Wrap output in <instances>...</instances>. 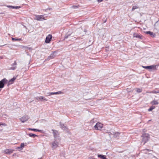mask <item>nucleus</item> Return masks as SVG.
Wrapping results in <instances>:
<instances>
[{"label": "nucleus", "instance_id": "nucleus-1", "mask_svg": "<svg viewBox=\"0 0 159 159\" xmlns=\"http://www.w3.org/2000/svg\"><path fill=\"white\" fill-rule=\"evenodd\" d=\"M142 139L141 142V143H143V145H144L150 139L149 135L148 134L145 133L143 134L142 136Z\"/></svg>", "mask_w": 159, "mask_h": 159}, {"label": "nucleus", "instance_id": "nucleus-2", "mask_svg": "<svg viewBox=\"0 0 159 159\" xmlns=\"http://www.w3.org/2000/svg\"><path fill=\"white\" fill-rule=\"evenodd\" d=\"M60 139H55L52 143V148L54 150L58 146Z\"/></svg>", "mask_w": 159, "mask_h": 159}, {"label": "nucleus", "instance_id": "nucleus-3", "mask_svg": "<svg viewBox=\"0 0 159 159\" xmlns=\"http://www.w3.org/2000/svg\"><path fill=\"white\" fill-rule=\"evenodd\" d=\"M156 65H151L148 66H143V67L147 70H149L150 71L152 70H155L157 69Z\"/></svg>", "mask_w": 159, "mask_h": 159}, {"label": "nucleus", "instance_id": "nucleus-4", "mask_svg": "<svg viewBox=\"0 0 159 159\" xmlns=\"http://www.w3.org/2000/svg\"><path fill=\"white\" fill-rule=\"evenodd\" d=\"M8 82V80L6 78H4L0 81V89L3 88L4 85Z\"/></svg>", "mask_w": 159, "mask_h": 159}, {"label": "nucleus", "instance_id": "nucleus-5", "mask_svg": "<svg viewBox=\"0 0 159 159\" xmlns=\"http://www.w3.org/2000/svg\"><path fill=\"white\" fill-rule=\"evenodd\" d=\"M103 125L101 123H97L94 126L95 129L96 130H101L102 128Z\"/></svg>", "mask_w": 159, "mask_h": 159}, {"label": "nucleus", "instance_id": "nucleus-6", "mask_svg": "<svg viewBox=\"0 0 159 159\" xmlns=\"http://www.w3.org/2000/svg\"><path fill=\"white\" fill-rule=\"evenodd\" d=\"M30 118V117L27 115L23 116L21 118H20V121L23 123H24L25 122L27 121Z\"/></svg>", "mask_w": 159, "mask_h": 159}, {"label": "nucleus", "instance_id": "nucleus-7", "mask_svg": "<svg viewBox=\"0 0 159 159\" xmlns=\"http://www.w3.org/2000/svg\"><path fill=\"white\" fill-rule=\"evenodd\" d=\"M52 131H53V133L55 139H59L58 138L59 133L58 131L53 129H52Z\"/></svg>", "mask_w": 159, "mask_h": 159}, {"label": "nucleus", "instance_id": "nucleus-8", "mask_svg": "<svg viewBox=\"0 0 159 159\" xmlns=\"http://www.w3.org/2000/svg\"><path fill=\"white\" fill-rule=\"evenodd\" d=\"M52 38V36L51 34H49L48 35L46 38L45 42L46 43H49L50 42Z\"/></svg>", "mask_w": 159, "mask_h": 159}, {"label": "nucleus", "instance_id": "nucleus-9", "mask_svg": "<svg viewBox=\"0 0 159 159\" xmlns=\"http://www.w3.org/2000/svg\"><path fill=\"white\" fill-rule=\"evenodd\" d=\"M17 65V63L16 61H15L14 63L11 64V66L12 67H11L9 68V70H15L16 68V65Z\"/></svg>", "mask_w": 159, "mask_h": 159}, {"label": "nucleus", "instance_id": "nucleus-10", "mask_svg": "<svg viewBox=\"0 0 159 159\" xmlns=\"http://www.w3.org/2000/svg\"><path fill=\"white\" fill-rule=\"evenodd\" d=\"M36 98L37 100H38L39 99V100L41 102H45L48 100L46 98H45L43 96H40L39 97H38L37 98Z\"/></svg>", "mask_w": 159, "mask_h": 159}, {"label": "nucleus", "instance_id": "nucleus-11", "mask_svg": "<svg viewBox=\"0 0 159 159\" xmlns=\"http://www.w3.org/2000/svg\"><path fill=\"white\" fill-rule=\"evenodd\" d=\"M36 19L38 20L42 21V20H44L43 16H42V15L36 16Z\"/></svg>", "mask_w": 159, "mask_h": 159}, {"label": "nucleus", "instance_id": "nucleus-12", "mask_svg": "<svg viewBox=\"0 0 159 159\" xmlns=\"http://www.w3.org/2000/svg\"><path fill=\"white\" fill-rule=\"evenodd\" d=\"M14 151V150L10 149H6L5 151V152L7 154H10L12 153Z\"/></svg>", "mask_w": 159, "mask_h": 159}, {"label": "nucleus", "instance_id": "nucleus-13", "mask_svg": "<svg viewBox=\"0 0 159 159\" xmlns=\"http://www.w3.org/2000/svg\"><path fill=\"white\" fill-rule=\"evenodd\" d=\"M120 134V133L115 132H113V134L114 136V137L115 138H117L118 137Z\"/></svg>", "mask_w": 159, "mask_h": 159}, {"label": "nucleus", "instance_id": "nucleus-14", "mask_svg": "<svg viewBox=\"0 0 159 159\" xmlns=\"http://www.w3.org/2000/svg\"><path fill=\"white\" fill-rule=\"evenodd\" d=\"M154 26L156 29L159 30V20L156 22Z\"/></svg>", "mask_w": 159, "mask_h": 159}, {"label": "nucleus", "instance_id": "nucleus-15", "mask_svg": "<svg viewBox=\"0 0 159 159\" xmlns=\"http://www.w3.org/2000/svg\"><path fill=\"white\" fill-rule=\"evenodd\" d=\"M16 79V77H14L12 78L8 82V84H11L13 83L14 81Z\"/></svg>", "mask_w": 159, "mask_h": 159}, {"label": "nucleus", "instance_id": "nucleus-16", "mask_svg": "<svg viewBox=\"0 0 159 159\" xmlns=\"http://www.w3.org/2000/svg\"><path fill=\"white\" fill-rule=\"evenodd\" d=\"M98 157L100 158L101 159H107L106 156L102 155L99 154H98Z\"/></svg>", "mask_w": 159, "mask_h": 159}, {"label": "nucleus", "instance_id": "nucleus-17", "mask_svg": "<svg viewBox=\"0 0 159 159\" xmlns=\"http://www.w3.org/2000/svg\"><path fill=\"white\" fill-rule=\"evenodd\" d=\"M54 52H53L52 53V54H51L50 55V56H49L48 58H47V59L49 60L50 59H52V58H53L55 57L54 56Z\"/></svg>", "mask_w": 159, "mask_h": 159}, {"label": "nucleus", "instance_id": "nucleus-18", "mask_svg": "<svg viewBox=\"0 0 159 159\" xmlns=\"http://www.w3.org/2000/svg\"><path fill=\"white\" fill-rule=\"evenodd\" d=\"M24 143H22L21 144L20 146L17 147L16 148L20 149V150H22L23 149V148H24Z\"/></svg>", "mask_w": 159, "mask_h": 159}, {"label": "nucleus", "instance_id": "nucleus-19", "mask_svg": "<svg viewBox=\"0 0 159 159\" xmlns=\"http://www.w3.org/2000/svg\"><path fill=\"white\" fill-rule=\"evenodd\" d=\"M60 125L61 127L63 130H65L66 129V127L64 124H62L61 122H60Z\"/></svg>", "mask_w": 159, "mask_h": 159}, {"label": "nucleus", "instance_id": "nucleus-20", "mask_svg": "<svg viewBox=\"0 0 159 159\" xmlns=\"http://www.w3.org/2000/svg\"><path fill=\"white\" fill-rule=\"evenodd\" d=\"M145 33L147 34H149L152 37H154V35L153 34V33L152 32L148 31L145 32Z\"/></svg>", "mask_w": 159, "mask_h": 159}, {"label": "nucleus", "instance_id": "nucleus-21", "mask_svg": "<svg viewBox=\"0 0 159 159\" xmlns=\"http://www.w3.org/2000/svg\"><path fill=\"white\" fill-rule=\"evenodd\" d=\"M28 129L30 130H33L34 131H38V132H41L42 131L41 130H39L38 129H32V128H28Z\"/></svg>", "mask_w": 159, "mask_h": 159}, {"label": "nucleus", "instance_id": "nucleus-22", "mask_svg": "<svg viewBox=\"0 0 159 159\" xmlns=\"http://www.w3.org/2000/svg\"><path fill=\"white\" fill-rule=\"evenodd\" d=\"M28 135L31 137L34 138L35 137L37 136V135L35 134L32 133H30L28 134Z\"/></svg>", "mask_w": 159, "mask_h": 159}, {"label": "nucleus", "instance_id": "nucleus-23", "mask_svg": "<svg viewBox=\"0 0 159 159\" xmlns=\"http://www.w3.org/2000/svg\"><path fill=\"white\" fill-rule=\"evenodd\" d=\"M151 103L152 105H157L158 104V103L157 102V101L156 100H155L152 101L151 102Z\"/></svg>", "mask_w": 159, "mask_h": 159}, {"label": "nucleus", "instance_id": "nucleus-24", "mask_svg": "<svg viewBox=\"0 0 159 159\" xmlns=\"http://www.w3.org/2000/svg\"><path fill=\"white\" fill-rule=\"evenodd\" d=\"M134 36L137 38L141 39V36L138 34H134Z\"/></svg>", "mask_w": 159, "mask_h": 159}, {"label": "nucleus", "instance_id": "nucleus-25", "mask_svg": "<svg viewBox=\"0 0 159 159\" xmlns=\"http://www.w3.org/2000/svg\"><path fill=\"white\" fill-rule=\"evenodd\" d=\"M155 108V106H151L150 108L149 109H148V111H152V110H153V109H154V108Z\"/></svg>", "mask_w": 159, "mask_h": 159}, {"label": "nucleus", "instance_id": "nucleus-26", "mask_svg": "<svg viewBox=\"0 0 159 159\" xmlns=\"http://www.w3.org/2000/svg\"><path fill=\"white\" fill-rule=\"evenodd\" d=\"M136 91L138 93H140L142 91V89L139 88H136Z\"/></svg>", "mask_w": 159, "mask_h": 159}, {"label": "nucleus", "instance_id": "nucleus-27", "mask_svg": "<svg viewBox=\"0 0 159 159\" xmlns=\"http://www.w3.org/2000/svg\"><path fill=\"white\" fill-rule=\"evenodd\" d=\"M12 40L13 41H20L21 40V39H16L14 38H12Z\"/></svg>", "mask_w": 159, "mask_h": 159}, {"label": "nucleus", "instance_id": "nucleus-28", "mask_svg": "<svg viewBox=\"0 0 159 159\" xmlns=\"http://www.w3.org/2000/svg\"><path fill=\"white\" fill-rule=\"evenodd\" d=\"M71 34H66L64 40L68 38L70 35Z\"/></svg>", "mask_w": 159, "mask_h": 159}, {"label": "nucleus", "instance_id": "nucleus-29", "mask_svg": "<svg viewBox=\"0 0 159 159\" xmlns=\"http://www.w3.org/2000/svg\"><path fill=\"white\" fill-rule=\"evenodd\" d=\"M139 8V7H137V6H134L132 8V11H133L136 9H137Z\"/></svg>", "mask_w": 159, "mask_h": 159}, {"label": "nucleus", "instance_id": "nucleus-30", "mask_svg": "<svg viewBox=\"0 0 159 159\" xmlns=\"http://www.w3.org/2000/svg\"><path fill=\"white\" fill-rule=\"evenodd\" d=\"M152 93H159V90L157 91H156L155 90H152Z\"/></svg>", "mask_w": 159, "mask_h": 159}, {"label": "nucleus", "instance_id": "nucleus-31", "mask_svg": "<svg viewBox=\"0 0 159 159\" xmlns=\"http://www.w3.org/2000/svg\"><path fill=\"white\" fill-rule=\"evenodd\" d=\"M62 93L61 91H59L57 92H54L55 94H60Z\"/></svg>", "mask_w": 159, "mask_h": 159}, {"label": "nucleus", "instance_id": "nucleus-32", "mask_svg": "<svg viewBox=\"0 0 159 159\" xmlns=\"http://www.w3.org/2000/svg\"><path fill=\"white\" fill-rule=\"evenodd\" d=\"M79 7V5L73 6L71 7L73 8H78Z\"/></svg>", "mask_w": 159, "mask_h": 159}, {"label": "nucleus", "instance_id": "nucleus-33", "mask_svg": "<svg viewBox=\"0 0 159 159\" xmlns=\"http://www.w3.org/2000/svg\"><path fill=\"white\" fill-rule=\"evenodd\" d=\"M70 40H71L72 41H74L76 40V39L75 37H72V38Z\"/></svg>", "mask_w": 159, "mask_h": 159}, {"label": "nucleus", "instance_id": "nucleus-34", "mask_svg": "<svg viewBox=\"0 0 159 159\" xmlns=\"http://www.w3.org/2000/svg\"><path fill=\"white\" fill-rule=\"evenodd\" d=\"M48 94H49V95H52L55 94L54 92H51V93H48Z\"/></svg>", "mask_w": 159, "mask_h": 159}, {"label": "nucleus", "instance_id": "nucleus-35", "mask_svg": "<svg viewBox=\"0 0 159 159\" xmlns=\"http://www.w3.org/2000/svg\"><path fill=\"white\" fill-rule=\"evenodd\" d=\"M146 150L147 151H152V150H150V149H149L143 150V151H144V152L146 153V152H145V151Z\"/></svg>", "mask_w": 159, "mask_h": 159}, {"label": "nucleus", "instance_id": "nucleus-36", "mask_svg": "<svg viewBox=\"0 0 159 159\" xmlns=\"http://www.w3.org/2000/svg\"><path fill=\"white\" fill-rule=\"evenodd\" d=\"M20 7H18V6H15V9H18V8H20Z\"/></svg>", "mask_w": 159, "mask_h": 159}, {"label": "nucleus", "instance_id": "nucleus-37", "mask_svg": "<svg viewBox=\"0 0 159 159\" xmlns=\"http://www.w3.org/2000/svg\"><path fill=\"white\" fill-rule=\"evenodd\" d=\"M127 91L128 92H131L132 91V90H129V89H127Z\"/></svg>", "mask_w": 159, "mask_h": 159}, {"label": "nucleus", "instance_id": "nucleus-38", "mask_svg": "<svg viewBox=\"0 0 159 159\" xmlns=\"http://www.w3.org/2000/svg\"><path fill=\"white\" fill-rule=\"evenodd\" d=\"M103 0H97V1L98 2H100L103 1Z\"/></svg>", "mask_w": 159, "mask_h": 159}, {"label": "nucleus", "instance_id": "nucleus-39", "mask_svg": "<svg viewBox=\"0 0 159 159\" xmlns=\"http://www.w3.org/2000/svg\"><path fill=\"white\" fill-rule=\"evenodd\" d=\"M7 7H8L11 8L12 6H7Z\"/></svg>", "mask_w": 159, "mask_h": 159}, {"label": "nucleus", "instance_id": "nucleus-40", "mask_svg": "<svg viewBox=\"0 0 159 159\" xmlns=\"http://www.w3.org/2000/svg\"><path fill=\"white\" fill-rule=\"evenodd\" d=\"M152 91H150L149 92H148L147 93H152Z\"/></svg>", "mask_w": 159, "mask_h": 159}, {"label": "nucleus", "instance_id": "nucleus-41", "mask_svg": "<svg viewBox=\"0 0 159 159\" xmlns=\"http://www.w3.org/2000/svg\"><path fill=\"white\" fill-rule=\"evenodd\" d=\"M15 6H12L11 8L13 9H15Z\"/></svg>", "mask_w": 159, "mask_h": 159}, {"label": "nucleus", "instance_id": "nucleus-42", "mask_svg": "<svg viewBox=\"0 0 159 159\" xmlns=\"http://www.w3.org/2000/svg\"><path fill=\"white\" fill-rule=\"evenodd\" d=\"M1 125H3V124H2V123H0V126Z\"/></svg>", "mask_w": 159, "mask_h": 159}, {"label": "nucleus", "instance_id": "nucleus-43", "mask_svg": "<svg viewBox=\"0 0 159 159\" xmlns=\"http://www.w3.org/2000/svg\"><path fill=\"white\" fill-rule=\"evenodd\" d=\"M7 47H8V48H11V46H10L9 45H8L7 46Z\"/></svg>", "mask_w": 159, "mask_h": 159}, {"label": "nucleus", "instance_id": "nucleus-44", "mask_svg": "<svg viewBox=\"0 0 159 159\" xmlns=\"http://www.w3.org/2000/svg\"><path fill=\"white\" fill-rule=\"evenodd\" d=\"M48 95H49V94H48V93H47V96H48Z\"/></svg>", "mask_w": 159, "mask_h": 159}, {"label": "nucleus", "instance_id": "nucleus-45", "mask_svg": "<svg viewBox=\"0 0 159 159\" xmlns=\"http://www.w3.org/2000/svg\"><path fill=\"white\" fill-rule=\"evenodd\" d=\"M51 8H49V10H51Z\"/></svg>", "mask_w": 159, "mask_h": 159}, {"label": "nucleus", "instance_id": "nucleus-46", "mask_svg": "<svg viewBox=\"0 0 159 159\" xmlns=\"http://www.w3.org/2000/svg\"><path fill=\"white\" fill-rule=\"evenodd\" d=\"M93 120H91V122H92V121H93Z\"/></svg>", "mask_w": 159, "mask_h": 159}]
</instances>
